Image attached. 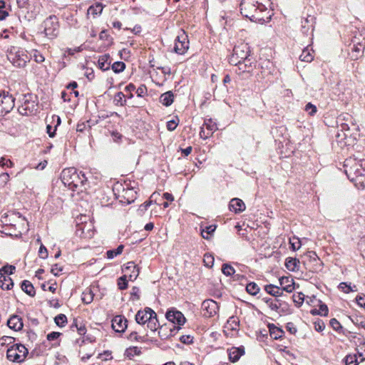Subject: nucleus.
I'll return each instance as SVG.
<instances>
[{"mask_svg": "<svg viewBox=\"0 0 365 365\" xmlns=\"http://www.w3.org/2000/svg\"><path fill=\"white\" fill-rule=\"evenodd\" d=\"M319 302V310L322 312V316H327L329 312L328 307L326 304L322 302L320 299L318 300Z\"/></svg>", "mask_w": 365, "mask_h": 365, "instance_id": "bf43d9fd", "label": "nucleus"}, {"mask_svg": "<svg viewBox=\"0 0 365 365\" xmlns=\"http://www.w3.org/2000/svg\"><path fill=\"white\" fill-rule=\"evenodd\" d=\"M299 263L297 258L287 257L285 260V267L291 272H297L299 269Z\"/></svg>", "mask_w": 365, "mask_h": 365, "instance_id": "a878e982", "label": "nucleus"}, {"mask_svg": "<svg viewBox=\"0 0 365 365\" xmlns=\"http://www.w3.org/2000/svg\"><path fill=\"white\" fill-rule=\"evenodd\" d=\"M350 319L355 325L359 326L365 329V318L364 317L353 316Z\"/></svg>", "mask_w": 365, "mask_h": 365, "instance_id": "37998d69", "label": "nucleus"}, {"mask_svg": "<svg viewBox=\"0 0 365 365\" xmlns=\"http://www.w3.org/2000/svg\"><path fill=\"white\" fill-rule=\"evenodd\" d=\"M219 304L213 299H205L202 303V309L205 312V316L212 317L215 316L219 310Z\"/></svg>", "mask_w": 365, "mask_h": 365, "instance_id": "f8f14e48", "label": "nucleus"}, {"mask_svg": "<svg viewBox=\"0 0 365 365\" xmlns=\"http://www.w3.org/2000/svg\"><path fill=\"white\" fill-rule=\"evenodd\" d=\"M344 173L358 188H365V159L349 157L344 162Z\"/></svg>", "mask_w": 365, "mask_h": 365, "instance_id": "f03ea898", "label": "nucleus"}, {"mask_svg": "<svg viewBox=\"0 0 365 365\" xmlns=\"http://www.w3.org/2000/svg\"><path fill=\"white\" fill-rule=\"evenodd\" d=\"M159 101L166 107L170 106L174 101V94L173 91H169L161 94L159 98Z\"/></svg>", "mask_w": 365, "mask_h": 365, "instance_id": "393cba45", "label": "nucleus"}, {"mask_svg": "<svg viewBox=\"0 0 365 365\" xmlns=\"http://www.w3.org/2000/svg\"><path fill=\"white\" fill-rule=\"evenodd\" d=\"M304 110L310 116L315 115V114L317 113V112L318 110L317 106L310 102L306 104Z\"/></svg>", "mask_w": 365, "mask_h": 365, "instance_id": "49530a36", "label": "nucleus"}, {"mask_svg": "<svg viewBox=\"0 0 365 365\" xmlns=\"http://www.w3.org/2000/svg\"><path fill=\"white\" fill-rule=\"evenodd\" d=\"M150 312V319L147 322V327L153 331H155L160 327L159 322L157 319V314L153 309H148Z\"/></svg>", "mask_w": 365, "mask_h": 365, "instance_id": "412c9836", "label": "nucleus"}, {"mask_svg": "<svg viewBox=\"0 0 365 365\" xmlns=\"http://www.w3.org/2000/svg\"><path fill=\"white\" fill-rule=\"evenodd\" d=\"M344 361L346 365H358L356 355H348L345 357Z\"/></svg>", "mask_w": 365, "mask_h": 365, "instance_id": "864d4df0", "label": "nucleus"}, {"mask_svg": "<svg viewBox=\"0 0 365 365\" xmlns=\"http://www.w3.org/2000/svg\"><path fill=\"white\" fill-rule=\"evenodd\" d=\"M111 68L115 73H121L125 68V63L123 61H115L112 64Z\"/></svg>", "mask_w": 365, "mask_h": 365, "instance_id": "a19ab883", "label": "nucleus"}, {"mask_svg": "<svg viewBox=\"0 0 365 365\" xmlns=\"http://www.w3.org/2000/svg\"><path fill=\"white\" fill-rule=\"evenodd\" d=\"M179 120L177 118V120H171L167 122V129L170 131H173L175 130L176 127L178 125Z\"/></svg>", "mask_w": 365, "mask_h": 365, "instance_id": "0e129e2a", "label": "nucleus"}, {"mask_svg": "<svg viewBox=\"0 0 365 365\" xmlns=\"http://www.w3.org/2000/svg\"><path fill=\"white\" fill-rule=\"evenodd\" d=\"M21 105L18 108V112L21 115H29L34 114L38 108V97L37 96L28 93L22 95V98L20 100Z\"/></svg>", "mask_w": 365, "mask_h": 365, "instance_id": "39448f33", "label": "nucleus"}, {"mask_svg": "<svg viewBox=\"0 0 365 365\" xmlns=\"http://www.w3.org/2000/svg\"><path fill=\"white\" fill-rule=\"evenodd\" d=\"M138 97H144L148 94V89L145 84H141L137 89H135Z\"/></svg>", "mask_w": 365, "mask_h": 365, "instance_id": "5fc2aeb1", "label": "nucleus"}, {"mask_svg": "<svg viewBox=\"0 0 365 365\" xmlns=\"http://www.w3.org/2000/svg\"><path fill=\"white\" fill-rule=\"evenodd\" d=\"M245 208V204L239 198H233L229 203V210L236 214L243 212Z\"/></svg>", "mask_w": 365, "mask_h": 365, "instance_id": "6ab92c4d", "label": "nucleus"}, {"mask_svg": "<svg viewBox=\"0 0 365 365\" xmlns=\"http://www.w3.org/2000/svg\"><path fill=\"white\" fill-rule=\"evenodd\" d=\"M293 302L297 307L302 306L304 300V294L302 292L294 294L292 296Z\"/></svg>", "mask_w": 365, "mask_h": 365, "instance_id": "79ce46f5", "label": "nucleus"}, {"mask_svg": "<svg viewBox=\"0 0 365 365\" xmlns=\"http://www.w3.org/2000/svg\"><path fill=\"white\" fill-rule=\"evenodd\" d=\"M179 339L184 344H191L193 343V336L190 335H182Z\"/></svg>", "mask_w": 365, "mask_h": 365, "instance_id": "e2e57ef3", "label": "nucleus"}, {"mask_svg": "<svg viewBox=\"0 0 365 365\" xmlns=\"http://www.w3.org/2000/svg\"><path fill=\"white\" fill-rule=\"evenodd\" d=\"M94 299V293L91 288H86L85 291L82 293V302L84 304H91Z\"/></svg>", "mask_w": 365, "mask_h": 365, "instance_id": "2f4dec72", "label": "nucleus"}, {"mask_svg": "<svg viewBox=\"0 0 365 365\" xmlns=\"http://www.w3.org/2000/svg\"><path fill=\"white\" fill-rule=\"evenodd\" d=\"M222 272L225 275L229 277L235 273V269L230 264L225 263L222 264Z\"/></svg>", "mask_w": 365, "mask_h": 365, "instance_id": "c03bdc74", "label": "nucleus"}, {"mask_svg": "<svg viewBox=\"0 0 365 365\" xmlns=\"http://www.w3.org/2000/svg\"><path fill=\"white\" fill-rule=\"evenodd\" d=\"M123 271L128 274L129 279L134 281L138 277L140 270L134 262L130 261L124 264Z\"/></svg>", "mask_w": 365, "mask_h": 365, "instance_id": "ddd939ff", "label": "nucleus"}, {"mask_svg": "<svg viewBox=\"0 0 365 365\" xmlns=\"http://www.w3.org/2000/svg\"><path fill=\"white\" fill-rule=\"evenodd\" d=\"M21 289L29 296L34 297L36 294V290L31 282L29 280H24L21 284Z\"/></svg>", "mask_w": 365, "mask_h": 365, "instance_id": "cd10ccee", "label": "nucleus"}, {"mask_svg": "<svg viewBox=\"0 0 365 365\" xmlns=\"http://www.w3.org/2000/svg\"><path fill=\"white\" fill-rule=\"evenodd\" d=\"M216 228L217 226L215 225H207L205 228L201 227L202 237L205 240L210 239V237L214 233Z\"/></svg>", "mask_w": 365, "mask_h": 365, "instance_id": "473e14b6", "label": "nucleus"}, {"mask_svg": "<svg viewBox=\"0 0 365 365\" xmlns=\"http://www.w3.org/2000/svg\"><path fill=\"white\" fill-rule=\"evenodd\" d=\"M313 56L310 53L308 49L304 48L301 55L299 56V59L302 61L305 62H311L313 60Z\"/></svg>", "mask_w": 365, "mask_h": 365, "instance_id": "a18cd8bd", "label": "nucleus"}, {"mask_svg": "<svg viewBox=\"0 0 365 365\" xmlns=\"http://www.w3.org/2000/svg\"><path fill=\"white\" fill-rule=\"evenodd\" d=\"M262 300L267 304H268V306L269 307V308L272 310H274V311H277L278 310L279 306L276 303H274L271 298H269V297H264V298H262Z\"/></svg>", "mask_w": 365, "mask_h": 365, "instance_id": "4d7b16f0", "label": "nucleus"}, {"mask_svg": "<svg viewBox=\"0 0 365 365\" xmlns=\"http://www.w3.org/2000/svg\"><path fill=\"white\" fill-rule=\"evenodd\" d=\"M6 357L9 361L14 362H22L24 361V357L16 352V349H14V346L7 349Z\"/></svg>", "mask_w": 365, "mask_h": 365, "instance_id": "5701e85b", "label": "nucleus"}, {"mask_svg": "<svg viewBox=\"0 0 365 365\" xmlns=\"http://www.w3.org/2000/svg\"><path fill=\"white\" fill-rule=\"evenodd\" d=\"M7 326L14 331H20L24 327L21 317L14 314L7 321Z\"/></svg>", "mask_w": 365, "mask_h": 365, "instance_id": "a211bd4d", "label": "nucleus"}, {"mask_svg": "<svg viewBox=\"0 0 365 365\" xmlns=\"http://www.w3.org/2000/svg\"><path fill=\"white\" fill-rule=\"evenodd\" d=\"M165 317L169 322L174 324H178V326L183 325L186 322V319L183 314L175 308L168 309L166 312Z\"/></svg>", "mask_w": 365, "mask_h": 365, "instance_id": "9b49d317", "label": "nucleus"}, {"mask_svg": "<svg viewBox=\"0 0 365 365\" xmlns=\"http://www.w3.org/2000/svg\"><path fill=\"white\" fill-rule=\"evenodd\" d=\"M227 354L230 361L235 363L237 361L242 355L245 354V348L242 346L240 347L232 346L227 349Z\"/></svg>", "mask_w": 365, "mask_h": 365, "instance_id": "f3484780", "label": "nucleus"}, {"mask_svg": "<svg viewBox=\"0 0 365 365\" xmlns=\"http://www.w3.org/2000/svg\"><path fill=\"white\" fill-rule=\"evenodd\" d=\"M203 127H205L207 131L211 132L212 135L217 129V124L211 118L205 120Z\"/></svg>", "mask_w": 365, "mask_h": 365, "instance_id": "4c0bfd02", "label": "nucleus"}, {"mask_svg": "<svg viewBox=\"0 0 365 365\" xmlns=\"http://www.w3.org/2000/svg\"><path fill=\"white\" fill-rule=\"evenodd\" d=\"M16 267L9 264H5L0 269V287L3 290H10L14 287V282L9 277L5 274L11 275L14 273Z\"/></svg>", "mask_w": 365, "mask_h": 365, "instance_id": "1a4fd4ad", "label": "nucleus"}, {"mask_svg": "<svg viewBox=\"0 0 365 365\" xmlns=\"http://www.w3.org/2000/svg\"><path fill=\"white\" fill-rule=\"evenodd\" d=\"M56 324L59 327H63L67 324V317L63 314H59L54 318Z\"/></svg>", "mask_w": 365, "mask_h": 365, "instance_id": "58836bf2", "label": "nucleus"}, {"mask_svg": "<svg viewBox=\"0 0 365 365\" xmlns=\"http://www.w3.org/2000/svg\"><path fill=\"white\" fill-rule=\"evenodd\" d=\"M356 285H354L352 287L351 285V283L344 282L339 283V284L338 286L339 289H340L341 291H342L343 292H344L346 294L356 291Z\"/></svg>", "mask_w": 365, "mask_h": 365, "instance_id": "72a5a7b5", "label": "nucleus"}, {"mask_svg": "<svg viewBox=\"0 0 365 365\" xmlns=\"http://www.w3.org/2000/svg\"><path fill=\"white\" fill-rule=\"evenodd\" d=\"M32 58L38 63H42L45 61L44 56L37 50L34 51Z\"/></svg>", "mask_w": 365, "mask_h": 365, "instance_id": "13d9d810", "label": "nucleus"}, {"mask_svg": "<svg viewBox=\"0 0 365 365\" xmlns=\"http://www.w3.org/2000/svg\"><path fill=\"white\" fill-rule=\"evenodd\" d=\"M124 246L120 245L116 249L109 250L106 252V256L108 259H113L115 257L120 255L123 250Z\"/></svg>", "mask_w": 365, "mask_h": 365, "instance_id": "f704fd0d", "label": "nucleus"}, {"mask_svg": "<svg viewBox=\"0 0 365 365\" xmlns=\"http://www.w3.org/2000/svg\"><path fill=\"white\" fill-rule=\"evenodd\" d=\"M53 118V121H56V125H54V127H53L51 125H46V133H48V136L50 138H53L56 135V131L57 130V127L61 124V120L59 116L58 115H53L52 117Z\"/></svg>", "mask_w": 365, "mask_h": 365, "instance_id": "c756f323", "label": "nucleus"}, {"mask_svg": "<svg viewBox=\"0 0 365 365\" xmlns=\"http://www.w3.org/2000/svg\"><path fill=\"white\" fill-rule=\"evenodd\" d=\"M314 329L317 331L321 332L324 329L325 324L322 319H317L316 322H314Z\"/></svg>", "mask_w": 365, "mask_h": 365, "instance_id": "680f3d73", "label": "nucleus"}, {"mask_svg": "<svg viewBox=\"0 0 365 365\" xmlns=\"http://www.w3.org/2000/svg\"><path fill=\"white\" fill-rule=\"evenodd\" d=\"M118 287L120 290H124L128 287L127 275L125 274L118 279Z\"/></svg>", "mask_w": 365, "mask_h": 365, "instance_id": "09e8293b", "label": "nucleus"}, {"mask_svg": "<svg viewBox=\"0 0 365 365\" xmlns=\"http://www.w3.org/2000/svg\"><path fill=\"white\" fill-rule=\"evenodd\" d=\"M128 320L122 316H116L112 319V328L115 332H124L127 328Z\"/></svg>", "mask_w": 365, "mask_h": 365, "instance_id": "4468645a", "label": "nucleus"}, {"mask_svg": "<svg viewBox=\"0 0 365 365\" xmlns=\"http://www.w3.org/2000/svg\"><path fill=\"white\" fill-rule=\"evenodd\" d=\"M140 289L138 287H133L130 292V299L138 300L140 299Z\"/></svg>", "mask_w": 365, "mask_h": 365, "instance_id": "052dcab7", "label": "nucleus"}, {"mask_svg": "<svg viewBox=\"0 0 365 365\" xmlns=\"http://www.w3.org/2000/svg\"><path fill=\"white\" fill-rule=\"evenodd\" d=\"M110 58V56L108 53L99 56L98 61V68L103 71H108L111 63Z\"/></svg>", "mask_w": 365, "mask_h": 365, "instance_id": "4be33fe9", "label": "nucleus"}, {"mask_svg": "<svg viewBox=\"0 0 365 365\" xmlns=\"http://www.w3.org/2000/svg\"><path fill=\"white\" fill-rule=\"evenodd\" d=\"M204 262L205 264L207 267H212L214 264V257L209 254H205L204 255Z\"/></svg>", "mask_w": 365, "mask_h": 365, "instance_id": "338daca9", "label": "nucleus"}, {"mask_svg": "<svg viewBox=\"0 0 365 365\" xmlns=\"http://www.w3.org/2000/svg\"><path fill=\"white\" fill-rule=\"evenodd\" d=\"M266 292L273 297H277L283 294V292L280 291V288L276 285L269 284L264 286Z\"/></svg>", "mask_w": 365, "mask_h": 365, "instance_id": "7c9ffc66", "label": "nucleus"}, {"mask_svg": "<svg viewBox=\"0 0 365 365\" xmlns=\"http://www.w3.org/2000/svg\"><path fill=\"white\" fill-rule=\"evenodd\" d=\"M123 194L122 195V196L118 197V198L120 197V199H119V201L122 204H131L136 199L137 192L133 188L123 189Z\"/></svg>", "mask_w": 365, "mask_h": 365, "instance_id": "2eb2a0df", "label": "nucleus"}, {"mask_svg": "<svg viewBox=\"0 0 365 365\" xmlns=\"http://www.w3.org/2000/svg\"><path fill=\"white\" fill-rule=\"evenodd\" d=\"M13 346L14 349H16V351H18L19 354H22L21 356H22L24 359H25L27 354H29L28 349L23 344H16Z\"/></svg>", "mask_w": 365, "mask_h": 365, "instance_id": "8fccbe9b", "label": "nucleus"}, {"mask_svg": "<svg viewBox=\"0 0 365 365\" xmlns=\"http://www.w3.org/2000/svg\"><path fill=\"white\" fill-rule=\"evenodd\" d=\"M189 48L188 36L184 30H180L175 39L174 51L180 55L185 54Z\"/></svg>", "mask_w": 365, "mask_h": 365, "instance_id": "9d476101", "label": "nucleus"}, {"mask_svg": "<svg viewBox=\"0 0 365 365\" xmlns=\"http://www.w3.org/2000/svg\"><path fill=\"white\" fill-rule=\"evenodd\" d=\"M315 20L316 18L314 16L308 15L302 21L301 31L304 34L308 35L309 31H311V32L313 31L316 23Z\"/></svg>", "mask_w": 365, "mask_h": 365, "instance_id": "dca6fc26", "label": "nucleus"}, {"mask_svg": "<svg viewBox=\"0 0 365 365\" xmlns=\"http://www.w3.org/2000/svg\"><path fill=\"white\" fill-rule=\"evenodd\" d=\"M227 323L231 330H237L240 327V320L237 317L235 316L230 317L228 319Z\"/></svg>", "mask_w": 365, "mask_h": 365, "instance_id": "ea45409f", "label": "nucleus"}, {"mask_svg": "<svg viewBox=\"0 0 365 365\" xmlns=\"http://www.w3.org/2000/svg\"><path fill=\"white\" fill-rule=\"evenodd\" d=\"M261 68V74L262 78H265L266 76L270 75L272 73V69H273V65L271 61L269 60H264L260 63Z\"/></svg>", "mask_w": 365, "mask_h": 365, "instance_id": "bb28decb", "label": "nucleus"}, {"mask_svg": "<svg viewBox=\"0 0 365 365\" xmlns=\"http://www.w3.org/2000/svg\"><path fill=\"white\" fill-rule=\"evenodd\" d=\"M268 328L271 337L275 340L281 339L284 334V331L274 324H269Z\"/></svg>", "mask_w": 365, "mask_h": 365, "instance_id": "b1692460", "label": "nucleus"}, {"mask_svg": "<svg viewBox=\"0 0 365 365\" xmlns=\"http://www.w3.org/2000/svg\"><path fill=\"white\" fill-rule=\"evenodd\" d=\"M259 287L255 282H250L246 286V291L248 294L255 296L259 292Z\"/></svg>", "mask_w": 365, "mask_h": 365, "instance_id": "c9c22d12", "label": "nucleus"}, {"mask_svg": "<svg viewBox=\"0 0 365 365\" xmlns=\"http://www.w3.org/2000/svg\"><path fill=\"white\" fill-rule=\"evenodd\" d=\"M38 255L42 259H46L48 257L47 248L43 244H41L39 247Z\"/></svg>", "mask_w": 365, "mask_h": 365, "instance_id": "774afa93", "label": "nucleus"}, {"mask_svg": "<svg viewBox=\"0 0 365 365\" xmlns=\"http://www.w3.org/2000/svg\"><path fill=\"white\" fill-rule=\"evenodd\" d=\"M43 32L48 38L52 39L56 38L59 31L58 19L56 15H51L47 17L42 24Z\"/></svg>", "mask_w": 365, "mask_h": 365, "instance_id": "0eeeda50", "label": "nucleus"}, {"mask_svg": "<svg viewBox=\"0 0 365 365\" xmlns=\"http://www.w3.org/2000/svg\"><path fill=\"white\" fill-rule=\"evenodd\" d=\"M125 95L123 92L119 91L115 93L113 102L116 106H123L126 104V101L124 99Z\"/></svg>", "mask_w": 365, "mask_h": 365, "instance_id": "e433bc0d", "label": "nucleus"}, {"mask_svg": "<svg viewBox=\"0 0 365 365\" xmlns=\"http://www.w3.org/2000/svg\"><path fill=\"white\" fill-rule=\"evenodd\" d=\"M238 67V70L242 73H251V69H247L246 65L243 61H240L239 64L236 65Z\"/></svg>", "mask_w": 365, "mask_h": 365, "instance_id": "69168bd1", "label": "nucleus"}, {"mask_svg": "<svg viewBox=\"0 0 365 365\" xmlns=\"http://www.w3.org/2000/svg\"><path fill=\"white\" fill-rule=\"evenodd\" d=\"M148 309H152L150 307H145L143 310H139L135 314V322L138 324H145L150 319V312L147 311Z\"/></svg>", "mask_w": 365, "mask_h": 365, "instance_id": "aec40b11", "label": "nucleus"}, {"mask_svg": "<svg viewBox=\"0 0 365 365\" xmlns=\"http://www.w3.org/2000/svg\"><path fill=\"white\" fill-rule=\"evenodd\" d=\"M329 324L334 330L339 333H341V331L344 329L343 327L341 325L339 322L335 318H332L330 319Z\"/></svg>", "mask_w": 365, "mask_h": 365, "instance_id": "de8ad7c7", "label": "nucleus"}, {"mask_svg": "<svg viewBox=\"0 0 365 365\" xmlns=\"http://www.w3.org/2000/svg\"><path fill=\"white\" fill-rule=\"evenodd\" d=\"M8 60L17 68H24L31 59L27 51L20 47L13 46L7 52Z\"/></svg>", "mask_w": 365, "mask_h": 365, "instance_id": "20e7f679", "label": "nucleus"}, {"mask_svg": "<svg viewBox=\"0 0 365 365\" xmlns=\"http://www.w3.org/2000/svg\"><path fill=\"white\" fill-rule=\"evenodd\" d=\"M61 180L65 186L72 191L84 192L90 187L86 173L76 168H67L62 170Z\"/></svg>", "mask_w": 365, "mask_h": 365, "instance_id": "7ed1b4c3", "label": "nucleus"}, {"mask_svg": "<svg viewBox=\"0 0 365 365\" xmlns=\"http://www.w3.org/2000/svg\"><path fill=\"white\" fill-rule=\"evenodd\" d=\"M128 339H130V341H141V342H143L145 341V336H138V333L136 331H132L129 336H128Z\"/></svg>", "mask_w": 365, "mask_h": 365, "instance_id": "6e6d98bb", "label": "nucleus"}, {"mask_svg": "<svg viewBox=\"0 0 365 365\" xmlns=\"http://www.w3.org/2000/svg\"><path fill=\"white\" fill-rule=\"evenodd\" d=\"M15 106V98L4 90L0 91V116L9 113Z\"/></svg>", "mask_w": 365, "mask_h": 365, "instance_id": "6e6552de", "label": "nucleus"}, {"mask_svg": "<svg viewBox=\"0 0 365 365\" xmlns=\"http://www.w3.org/2000/svg\"><path fill=\"white\" fill-rule=\"evenodd\" d=\"M268 3L269 0H242L240 4V13L254 22L260 24L269 22L272 13L265 4Z\"/></svg>", "mask_w": 365, "mask_h": 365, "instance_id": "f257e3e1", "label": "nucleus"}, {"mask_svg": "<svg viewBox=\"0 0 365 365\" xmlns=\"http://www.w3.org/2000/svg\"><path fill=\"white\" fill-rule=\"evenodd\" d=\"M104 5L100 2H97L93 5H91L88 9V14H91L93 18L99 16L102 14Z\"/></svg>", "mask_w": 365, "mask_h": 365, "instance_id": "c85d7f7f", "label": "nucleus"}, {"mask_svg": "<svg viewBox=\"0 0 365 365\" xmlns=\"http://www.w3.org/2000/svg\"><path fill=\"white\" fill-rule=\"evenodd\" d=\"M99 38L108 41L109 44L113 43V38L108 34V31L105 29L100 33Z\"/></svg>", "mask_w": 365, "mask_h": 365, "instance_id": "3c124183", "label": "nucleus"}, {"mask_svg": "<svg viewBox=\"0 0 365 365\" xmlns=\"http://www.w3.org/2000/svg\"><path fill=\"white\" fill-rule=\"evenodd\" d=\"M291 248L294 250H298L301 247V242L298 237H294L290 239Z\"/></svg>", "mask_w": 365, "mask_h": 365, "instance_id": "603ef678", "label": "nucleus"}, {"mask_svg": "<svg viewBox=\"0 0 365 365\" xmlns=\"http://www.w3.org/2000/svg\"><path fill=\"white\" fill-rule=\"evenodd\" d=\"M250 52V46L247 43H242L237 45L233 48L232 54L229 58V63L231 65H237L242 61H249Z\"/></svg>", "mask_w": 365, "mask_h": 365, "instance_id": "423d86ee", "label": "nucleus"}]
</instances>
